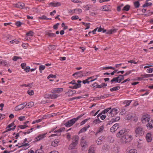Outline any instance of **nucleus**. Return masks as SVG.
<instances>
[{"instance_id":"nucleus-1","label":"nucleus","mask_w":153,"mask_h":153,"mask_svg":"<svg viewBox=\"0 0 153 153\" xmlns=\"http://www.w3.org/2000/svg\"><path fill=\"white\" fill-rule=\"evenodd\" d=\"M79 137L77 135H74L72 138V143L70 145L69 149H74L78 143Z\"/></svg>"},{"instance_id":"nucleus-2","label":"nucleus","mask_w":153,"mask_h":153,"mask_svg":"<svg viewBox=\"0 0 153 153\" xmlns=\"http://www.w3.org/2000/svg\"><path fill=\"white\" fill-rule=\"evenodd\" d=\"M145 133L144 128L142 126L136 127L135 130V136L137 137H140L143 135Z\"/></svg>"},{"instance_id":"nucleus-3","label":"nucleus","mask_w":153,"mask_h":153,"mask_svg":"<svg viewBox=\"0 0 153 153\" xmlns=\"http://www.w3.org/2000/svg\"><path fill=\"white\" fill-rule=\"evenodd\" d=\"M84 114H81L76 118H74L66 122L65 125L67 127H69L72 126L79 119L82 117Z\"/></svg>"},{"instance_id":"nucleus-4","label":"nucleus","mask_w":153,"mask_h":153,"mask_svg":"<svg viewBox=\"0 0 153 153\" xmlns=\"http://www.w3.org/2000/svg\"><path fill=\"white\" fill-rule=\"evenodd\" d=\"M132 139L131 135L126 134L120 140V142L122 143L126 144L129 143Z\"/></svg>"},{"instance_id":"nucleus-5","label":"nucleus","mask_w":153,"mask_h":153,"mask_svg":"<svg viewBox=\"0 0 153 153\" xmlns=\"http://www.w3.org/2000/svg\"><path fill=\"white\" fill-rule=\"evenodd\" d=\"M85 137L83 136L81 138L80 141V145L82 148V150L85 149L88 146V143L86 140H85Z\"/></svg>"},{"instance_id":"nucleus-6","label":"nucleus","mask_w":153,"mask_h":153,"mask_svg":"<svg viewBox=\"0 0 153 153\" xmlns=\"http://www.w3.org/2000/svg\"><path fill=\"white\" fill-rule=\"evenodd\" d=\"M14 125V123L13 122L9 124L6 128V130L4 131V133H5L11 130H14L16 127V126Z\"/></svg>"},{"instance_id":"nucleus-7","label":"nucleus","mask_w":153,"mask_h":153,"mask_svg":"<svg viewBox=\"0 0 153 153\" xmlns=\"http://www.w3.org/2000/svg\"><path fill=\"white\" fill-rule=\"evenodd\" d=\"M127 134V130L124 129L120 131L117 134V137L122 138Z\"/></svg>"},{"instance_id":"nucleus-8","label":"nucleus","mask_w":153,"mask_h":153,"mask_svg":"<svg viewBox=\"0 0 153 153\" xmlns=\"http://www.w3.org/2000/svg\"><path fill=\"white\" fill-rule=\"evenodd\" d=\"M150 119V117L148 114H146L142 116L141 120L142 123H145L149 122Z\"/></svg>"},{"instance_id":"nucleus-9","label":"nucleus","mask_w":153,"mask_h":153,"mask_svg":"<svg viewBox=\"0 0 153 153\" xmlns=\"http://www.w3.org/2000/svg\"><path fill=\"white\" fill-rule=\"evenodd\" d=\"M72 75L74 77L77 79L79 77H82L85 76H86V75L84 74L82 71H79L75 73Z\"/></svg>"},{"instance_id":"nucleus-10","label":"nucleus","mask_w":153,"mask_h":153,"mask_svg":"<svg viewBox=\"0 0 153 153\" xmlns=\"http://www.w3.org/2000/svg\"><path fill=\"white\" fill-rule=\"evenodd\" d=\"M46 134L47 133H45L39 135L35 137L36 141H38L43 139L46 137Z\"/></svg>"},{"instance_id":"nucleus-11","label":"nucleus","mask_w":153,"mask_h":153,"mask_svg":"<svg viewBox=\"0 0 153 153\" xmlns=\"http://www.w3.org/2000/svg\"><path fill=\"white\" fill-rule=\"evenodd\" d=\"M81 82L82 81H81L78 80L77 81V84H76L75 85L73 86H69V88L72 89H77L78 88H79L81 86V84H80Z\"/></svg>"},{"instance_id":"nucleus-12","label":"nucleus","mask_w":153,"mask_h":153,"mask_svg":"<svg viewBox=\"0 0 153 153\" xmlns=\"http://www.w3.org/2000/svg\"><path fill=\"white\" fill-rule=\"evenodd\" d=\"M102 31L103 33L106 32V33L107 34H111L116 32L117 31V30L115 29H114L106 31V30L103 28Z\"/></svg>"},{"instance_id":"nucleus-13","label":"nucleus","mask_w":153,"mask_h":153,"mask_svg":"<svg viewBox=\"0 0 153 153\" xmlns=\"http://www.w3.org/2000/svg\"><path fill=\"white\" fill-rule=\"evenodd\" d=\"M76 93V91L75 90H70L65 93V94L67 96L70 97L73 96Z\"/></svg>"},{"instance_id":"nucleus-14","label":"nucleus","mask_w":153,"mask_h":153,"mask_svg":"<svg viewBox=\"0 0 153 153\" xmlns=\"http://www.w3.org/2000/svg\"><path fill=\"white\" fill-rule=\"evenodd\" d=\"M101 10L105 11H110L111 10V6L109 5H106L102 7Z\"/></svg>"},{"instance_id":"nucleus-15","label":"nucleus","mask_w":153,"mask_h":153,"mask_svg":"<svg viewBox=\"0 0 153 153\" xmlns=\"http://www.w3.org/2000/svg\"><path fill=\"white\" fill-rule=\"evenodd\" d=\"M148 123L146 124V127L148 129H151L153 128V119H152L151 120L148 122Z\"/></svg>"},{"instance_id":"nucleus-16","label":"nucleus","mask_w":153,"mask_h":153,"mask_svg":"<svg viewBox=\"0 0 153 153\" xmlns=\"http://www.w3.org/2000/svg\"><path fill=\"white\" fill-rule=\"evenodd\" d=\"M30 144L27 143V144H22L21 145L19 146V148H20L22 147V149L25 150L30 147Z\"/></svg>"},{"instance_id":"nucleus-17","label":"nucleus","mask_w":153,"mask_h":153,"mask_svg":"<svg viewBox=\"0 0 153 153\" xmlns=\"http://www.w3.org/2000/svg\"><path fill=\"white\" fill-rule=\"evenodd\" d=\"M25 4L22 3L18 2L14 4V6L21 9H23L25 7Z\"/></svg>"},{"instance_id":"nucleus-18","label":"nucleus","mask_w":153,"mask_h":153,"mask_svg":"<svg viewBox=\"0 0 153 153\" xmlns=\"http://www.w3.org/2000/svg\"><path fill=\"white\" fill-rule=\"evenodd\" d=\"M118 124L116 123L114 124L110 128V131L112 132H114L118 129Z\"/></svg>"},{"instance_id":"nucleus-19","label":"nucleus","mask_w":153,"mask_h":153,"mask_svg":"<svg viewBox=\"0 0 153 153\" xmlns=\"http://www.w3.org/2000/svg\"><path fill=\"white\" fill-rule=\"evenodd\" d=\"M146 138L148 142H150L152 140V134L151 133H148L146 135Z\"/></svg>"},{"instance_id":"nucleus-20","label":"nucleus","mask_w":153,"mask_h":153,"mask_svg":"<svg viewBox=\"0 0 153 153\" xmlns=\"http://www.w3.org/2000/svg\"><path fill=\"white\" fill-rule=\"evenodd\" d=\"M63 91V88H55L53 89L52 91V93H60L62 92Z\"/></svg>"},{"instance_id":"nucleus-21","label":"nucleus","mask_w":153,"mask_h":153,"mask_svg":"<svg viewBox=\"0 0 153 153\" xmlns=\"http://www.w3.org/2000/svg\"><path fill=\"white\" fill-rule=\"evenodd\" d=\"M90 125H88V126L85 127L81 129L79 132L78 134L86 131L90 127Z\"/></svg>"},{"instance_id":"nucleus-22","label":"nucleus","mask_w":153,"mask_h":153,"mask_svg":"<svg viewBox=\"0 0 153 153\" xmlns=\"http://www.w3.org/2000/svg\"><path fill=\"white\" fill-rule=\"evenodd\" d=\"M59 142V141L58 140H55L52 141L51 145L52 146L56 147L58 146Z\"/></svg>"},{"instance_id":"nucleus-23","label":"nucleus","mask_w":153,"mask_h":153,"mask_svg":"<svg viewBox=\"0 0 153 153\" xmlns=\"http://www.w3.org/2000/svg\"><path fill=\"white\" fill-rule=\"evenodd\" d=\"M49 5L51 6L56 7L60 6L61 5L60 3L59 2H51L49 4Z\"/></svg>"},{"instance_id":"nucleus-24","label":"nucleus","mask_w":153,"mask_h":153,"mask_svg":"<svg viewBox=\"0 0 153 153\" xmlns=\"http://www.w3.org/2000/svg\"><path fill=\"white\" fill-rule=\"evenodd\" d=\"M104 129V126H102L100 127L97 130V132L96 133L95 135H97V134L99 133H102L103 132Z\"/></svg>"},{"instance_id":"nucleus-25","label":"nucleus","mask_w":153,"mask_h":153,"mask_svg":"<svg viewBox=\"0 0 153 153\" xmlns=\"http://www.w3.org/2000/svg\"><path fill=\"white\" fill-rule=\"evenodd\" d=\"M51 31L46 33V35L50 37H53L56 36V35L55 33H51Z\"/></svg>"},{"instance_id":"nucleus-26","label":"nucleus","mask_w":153,"mask_h":153,"mask_svg":"<svg viewBox=\"0 0 153 153\" xmlns=\"http://www.w3.org/2000/svg\"><path fill=\"white\" fill-rule=\"evenodd\" d=\"M34 103L33 102H30L27 104H26L25 105V107H27L28 108L31 107L33 106Z\"/></svg>"},{"instance_id":"nucleus-27","label":"nucleus","mask_w":153,"mask_h":153,"mask_svg":"<svg viewBox=\"0 0 153 153\" xmlns=\"http://www.w3.org/2000/svg\"><path fill=\"white\" fill-rule=\"evenodd\" d=\"M22 104H21L19 105L16 107V110H21L23 109L25 107V105L23 106H22Z\"/></svg>"},{"instance_id":"nucleus-28","label":"nucleus","mask_w":153,"mask_h":153,"mask_svg":"<svg viewBox=\"0 0 153 153\" xmlns=\"http://www.w3.org/2000/svg\"><path fill=\"white\" fill-rule=\"evenodd\" d=\"M119 108H112V110L114 115H116L118 113V109Z\"/></svg>"},{"instance_id":"nucleus-29","label":"nucleus","mask_w":153,"mask_h":153,"mask_svg":"<svg viewBox=\"0 0 153 153\" xmlns=\"http://www.w3.org/2000/svg\"><path fill=\"white\" fill-rule=\"evenodd\" d=\"M92 5L90 4H87L86 5H84L83 7L85 8V10H88L92 7Z\"/></svg>"},{"instance_id":"nucleus-30","label":"nucleus","mask_w":153,"mask_h":153,"mask_svg":"<svg viewBox=\"0 0 153 153\" xmlns=\"http://www.w3.org/2000/svg\"><path fill=\"white\" fill-rule=\"evenodd\" d=\"M65 128L64 127H62L60 128L58 130H55L54 131V133L57 132V133H61V132L64 131L65 130Z\"/></svg>"},{"instance_id":"nucleus-31","label":"nucleus","mask_w":153,"mask_h":153,"mask_svg":"<svg viewBox=\"0 0 153 153\" xmlns=\"http://www.w3.org/2000/svg\"><path fill=\"white\" fill-rule=\"evenodd\" d=\"M107 85L106 83H102L100 85H98L97 87V88H105Z\"/></svg>"},{"instance_id":"nucleus-32","label":"nucleus","mask_w":153,"mask_h":153,"mask_svg":"<svg viewBox=\"0 0 153 153\" xmlns=\"http://www.w3.org/2000/svg\"><path fill=\"white\" fill-rule=\"evenodd\" d=\"M0 64L4 66H8V65L9 64V63L7 62H6L4 60H2V61L0 62Z\"/></svg>"},{"instance_id":"nucleus-33","label":"nucleus","mask_w":153,"mask_h":153,"mask_svg":"<svg viewBox=\"0 0 153 153\" xmlns=\"http://www.w3.org/2000/svg\"><path fill=\"white\" fill-rule=\"evenodd\" d=\"M120 88L119 86H117L114 87L113 88H111L110 90L111 91H116L119 90Z\"/></svg>"},{"instance_id":"nucleus-34","label":"nucleus","mask_w":153,"mask_h":153,"mask_svg":"<svg viewBox=\"0 0 153 153\" xmlns=\"http://www.w3.org/2000/svg\"><path fill=\"white\" fill-rule=\"evenodd\" d=\"M39 18L40 19L43 20H51V18H47V17L45 15H43L41 17H39Z\"/></svg>"},{"instance_id":"nucleus-35","label":"nucleus","mask_w":153,"mask_h":153,"mask_svg":"<svg viewBox=\"0 0 153 153\" xmlns=\"http://www.w3.org/2000/svg\"><path fill=\"white\" fill-rule=\"evenodd\" d=\"M130 8V6L129 5H126L123 7L122 10L123 11H128Z\"/></svg>"},{"instance_id":"nucleus-36","label":"nucleus","mask_w":153,"mask_h":153,"mask_svg":"<svg viewBox=\"0 0 153 153\" xmlns=\"http://www.w3.org/2000/svg\"><path fill=\"white\" fill-rule=\"evenodd\" d=\"M134 5L135 8H138L140 6V4L138 1H135L134 3Z\"/></svg>"},{"instance_id":"nucleus-37","label":"nucleus","mask_w":153,"mask_h":153,"mask_svg":"<svg viewBox=\"0 0 153 153\" xmlns=\"http://www.w3.org/2000/svg\"><path fill=\"white\" fill-rule=\"evenodd\" d=\"M111 109V107L105 109L104 110H103V111H102L101 112L102 114H104L107 113Z\"/></svg>"},{"instance_id":"nucleus-38","label":"nucleus","mask_w":153,"mask_h":153,"mask_svg":"<svg viewBox=\"0 0 153 153\" xmlns=\"http://www.w3.org/2000/svg\"><path fill=\"white\" fill-rule=\"evenodd\" d=\"M108 116L109 117H111L114 116L112 109H111L109 112L108 113Z\"/></svg>"},{"instance_id":"nucleus-39","label":"nucleus","mask_w":153,"mask_h":153,"mask_svg":"<svg viewBox=\"0 0 153 153\" xmlns=\"http://www.w3.org/2000/svg\"><path fill=\"white\" fill-rule=\"evenodd\" d=\"M10 43L12 44H18L19 42V41H18V40H16V39H14L12 41H10Z\"/></svg>"},{"instance_id":"nucleus-40","label":"nucleus","mask_w":153,"mask_h":153,"mask_svg":"<svg viewBox=\"0 0 153 153\" xmlns=\"http://www.w3.org/2000/svg\"><path fill=\"white\" fill-rule=\"evenodd\" d=\"M58 97L57 94H50V98L51 99H55L57 98Z\"/></svg>"},{"instance_id":"nucleus-41","label":"nucleus","mask_w":153,"mask_h":153,"mask_svg":"<svg viewBox=\"0 0 153 153\" xmlns=\"http://www.w3.org/2000/svg\"><path fill=\"white\" fill-rule=\"evenodd\" d=\"M88 153H94V148L91 147L89 149Z\"/></svg>"},{"instance_id":"nucleus-42","label":"nucleus","mask_w":153,"mask_h":153,"mask_svg":"<svg viewBox=\"0 0 153 153\" xmlns=\"http://www.w3.org/2000/svg\"><path fill=\"white\" fill-rule=\"evenodd\" d=\"M131 102V100H126L124 101V103L126 104V107H127L129 105Z\"/></svg>"},{"instance_id":"nucleus-43","label":"nucleus","mask_w":153,"mask_h":153,"mask_svg":"<svg viewBox=\"0 0 153 153\" xmlns=\"http://www.w3.org/2000/svg\"><path fill=\"white\" fill-rule=\"evenodd\" d=\"M45 68V65H41L39 67V69L41 73H42V71L44 70Z\"/></svg>"},{"instance_id":"nucleus-44","label":"nucleus","mask_w":153,"mask_h":153,"mask_svg":"<svg viewBox=\"0 0 153 153\" xmlns=\"http://www.w3.org/2000/svg\"><path fill=\"white\" fill-rule=\"evenodd\" d=\"M111 84L115 83L116 82H118L117 80V78L115 77H114L111 80Z\"/></svg>"},{"instance_id":"nucleus-45","label":"nucleus","mask_w":153,"mask_h":153,"mask_svg":"<svg viewBox=\"0 0 153 153\" xmlns=\"http://www.w3.org/2000/svg\"><path fill=\"white\" fill-rule=\"evenodd\" d=\"M101 121L99 118H97L95 120H94L93 121V123H94L95 124H96L97 123H100L101 122Z\"/></svg>"},{"instance_id":"nucleus-46","label":"nucleus","mask_w":153,"mask_h":153,"mask_svg":"<svg viewBox=\"0 0 153 153\" xmlns=\"http://www.w3.org/2000/svg\"><path fill=\"white\" fill-rule=\"evenodd\" d=\"M120 119V118L119 117H117L115 118H113L112 119L111 121L112 122H114L119 120Z\"/></svg>"},{"instance_id":"nucleus-47","label":"nucleus","mask_w":153,"mask_h":153,"mask_svg":"<svg viewBox=\"0 0 153 153\" xmlns=\"http://www.w3.org/2000/svg\"><path fill=\"white\" fill-rule=\"evenodd\" d=\"M28 127V126L26 124H25L24 125H20L18 126V127L20 128L21 129H25Z\"/></svg>"},{"instance_id":"nucleus-48","label":"nucleus","mask_w":153,"mask_h":153,"mask_svg":"<svg viewBox=\"0 0 153 153\" xmlns=\"http://www.w3.org/2000/svg\"><path fill=\"white\" fill-rule=\"evenodd\" d=\"M90 119V118H89L88 119H85L83 120L80 123V125L82 126L84 125L88 120Z\"/></svg>"},{"instance_id":"nucleus-49","label":"nucleus","mask_w":153,"mask_h":153,"mask_svg":"<svg viewBox=\"0 0 153 153\" xmlns=\"http://www.w3.org/2000/svg\"><path fill=\"white\" fill-rule=\"evenodd\" d=\"M56 48V46L55 45H50L48 47V48L50 50H55Z\"/></svg>"},{"instance_id":"nucleus-50","label":"nucleus","mask_w":153,"mask_h":153,"mask_svg":"<svg viewBox=\"0 0 153 153\" xmlns=\"http://www.w3.org/2000/svg\"><path fill=\"white\" fill-rule=\"evenodd\" d=\"M33 32L32 31H30L26 33V35L28 36H33Z\"/></svg>"},{"instance_id":"nucleus-51","label":"nucleus","mask_w":153,"mask_h":153,"mask_svg":"<svg viewBox=\"0 0 153 153\" xmlns=\"http://www.w3.org/2000/svg\"><path fill=\"white\" fill-rule=\"evenodd\" d=\"M137 150L135 149H131L127 153H137Z\"/></svg>"},{"instance_id":"nucleus-52","label":"nucleus","mask_w":153,"mask_h":153,"mask_svg":"<svg viewBox=\"0 0 153 153\" xmlns=\"http://www.w3.org/2000/svg\"><path fill=\"white\" fill-rule=\"evenodd\" d=\"M21 59L22 58L20 56H14L13 58V60L14 61H16L18 59Z\"/></svg>"},{"instance_id":"nucleus-53","label":"nucleus","mask_w":153,"mask_h":153,"mask_svg":"<svg viewBox=\"0 0 153 153\" xmlns=\"http://www.w3.org/2000/svg\"><path fill=\"white\" fill-rule=\"evenodd\" d=\"M108 69H112L113 70H114L115 69V68H114L113 67L111 66H109V67H104L103 68V69H105V70H108Z\"/></svg>"},{"instance_id":"nucleus-54","label":"nucleus","mask_w":153,"mask_h":153,"mask_svg":"<svg viewBox=\"0 0 153 153\" xmlns=\"http://www.w3.org/2000/svg\"><path fill=\"white\" fill-rule=\"evenodd\" d=\"M79 18V17L77 16H73L71 17V19L72 20H74L78 19Z\"/></svg>"},{"instance_id":"nucleus-55","label":"nucleus","mask_w":153,"mask_h":153,"mask_svg":"<svg viewBox=\"0 0 153 153\" xmlns=\"http://www.w3.org/2000/svg\"><path fill=\"white\" fill-rule=\"evenodd\" d=\"M134 70H130L128 71H127L125 74H124V76H127L129 74H130L133 71H134Z\"/></svg>"},{"instance_id":"nucleus-56","label":"nucleus","mask_w":153,"mask_h":153,"mask_svg":"<svg viewBox=\"0 0 153 153\" xmlns=\"http://www.w3.org/2000/svg\"><path fill=\"white\" fill-rule=\"evenodd\" d=\"M50 78H56V76L52 74H50L48 77V78L49 79Z\"/></svg>"},{"instance_id":"nucleus-57","label":"nucleus","mask_w":153,"mask_h":153,"mask_svg":"<svg viewBox=\"0 0 153 153\" xmlns=\"http://www.w3.org/2000/svg\"><path fill=\"white\" fill-rule=\"evenodd\" d=\"M126 111L125 109H123L122 111L120 113V115H123L125 114Z\"/></svg>"},{"instance_id":"nucleus-58","label":"nucleus","mask_w":153,"mask_h":153,"mask_svg":"<svg viewBox=\"0 0 153 153\" xmlns=\"http://www.w3.org/2000/svg\"><path fill=\"white\" fill-rule=\"evenodd\" d=\"M25 117L24 116H21L18 118V119L20 121L25 120Z\"/></svg>"},{"instance_id":"nucleus-59","label":"nucleus","mask_w":153,"mask_h":153,"mask_svg":"<svg viewBox=\"0 0 153 153\" xmlns=\"http://www.w3.org/2000/svg\"><path fill=\"white\" fill-rule=\"evenodd\" d=\"M82 82L84 84H85L86 83L89 84L90 81L87 78L86 79L83 80L82 81Z\"/></svg>"},{"instance_id":"nucleus-60","label":"nucleus","mask_w":153,"mask_h":153,"mask_svg":"<svg viewBox=\"0 0 153 153\" xmlns=\"http://www.w3.org/2000/svg\"><path fill=\"white\" fill-rule=\"evenodd\" d=\"M27 92L28 94L30 95H33L34 94V91L32 90L28 91Z\"/></svg>"},{"instance_id":"nucleus-61","label":"nucleus","mask_w":153,"mask_h":153,"mask_svg":"<svg viewBox=\"0 0 153 153\" xmlns=\"http://www.w3.org/2000/svg\"><path fill=\"white\" fill-rule=\"evenodd\" d=\"M105 97L104 96H101L100 97H95L94 98H95L94 100H99L100 99H103Z\"/></svg>"},{"instance_id":"nucleus-62","label":"nucleus","mask_w":153,"mask_h":153,"mask_svg":"<svg viewBox=\"0 0 153 153\" xmlns=\"http://www.w3.org/2000/svg\"><path fill=\"white\" fill-rule=\"evenodd\" d=\"M30 69V67L29 66H27L24 69V71L26 72H29Z\"/></svg>"},{"instance_id":"nucleus-63","label":"nucleus","mask_w":153,"mask_h":153,"mask_svg":"<svg viewBox=\"0 0 153 153\" xmlns=\"http://www.w3.org/2000/svg\"><path fill=\"white\" fill-rule=\"evenodd\" d=\"M22 23L19 21H18L16 23V25L19 27L21 26Z\"/></svg>"},{"instance_id":"nucleus-64","label":"nucleus","mask_w":153,"mask_h":153,"mask_svg":"<svg viewBox=\"0 0 153 153\" xmlns=\"http://www.w3.org/2000/svg\"><path fill=\"white\" fill-rule=\"evenodd\" d=\"M35 153H44V152L41 149H40L36 150Z\"/></svg>"}]
</instances>
